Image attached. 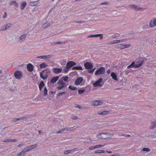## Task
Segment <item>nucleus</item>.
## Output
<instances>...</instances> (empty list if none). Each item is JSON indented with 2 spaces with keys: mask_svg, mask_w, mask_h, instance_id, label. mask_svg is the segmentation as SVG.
Returning a JSON list of instances; mask_svg holds the SVG:
<instances>
[{
  "mask_svg": "<svg viewBox=\"0 0 156 156\" xmlns=\"http://www.w3.org/2000/svg\"><path fill=\"white\" fill-rule=\"evenodd\" d=\"M27 37L26 34H23L20 37V39L21 41H24Z\"/></svg>",
  "mask_w": 156,
  "mask_h": 156,
  "instance_id": "nucleus-28",
  "label": "nucleus"
},
{
  "mask_svg": "<svg viewBox=\"0 0 156 156\" xmlns=\"http://www.w3.org/2000/svg\"><path fill=\"white\" fill-rule=\"evenodd\" d=\"M83 79L81 77H79L76 79L75 82V84L78 85L82 81Z\"/></svg>",
  "mask_w": 156,
  "mask_h": 156,
  "instance_id": "nucleus-11",
  "label": "nucleus"
},
{
  "mask_svg": "<svg viewBox=\"0 0 156 156\" xmlns=\"http://www.w3.org/2000/svg\"><path fill=\"white\" fill-rule=\"evenodd\" d=\"M91 140L90 139L88 138L87 139V141L88 143H91Z\"/></svg>",
  "mask_w": 156,
  "mask_h": 156,
  "instance_id": "nucleus-62",
  "label": "nucleus"
},
{
  "mask_svg": "<svg viewBox=\"0 0 156 156\" xmlns=\"http://www.w3.org/2000/svg\"><path fill=\"white\" fill-rule=\"evenodd\" d=\"M108 4V2H104L101 4V5H107Z\"/></svg>",
  "mask_w": 156,
  "mask_h": 156,
  "instance_id": "nucleus-61",
  "label": "nucleus"
},
{
  "mask_svg": "<svg viewBox=\"0 0 156 156\" xmlns=\"http://www.w3.org/2000/svg\"><path fill=\"white\" fill-rule=\"evenodd\" d=\"M77 128V127L76 126L67 128V131H71L76 129Z\"/></svg>",
  "mask_w": 156,
  "mask_h": 156,
  "instance_id": "nucleus-35",
  "label": "nucleus"
},
{
  "mask_svg": "<svg viewBox=\"0 0 156 156\" xmlns=\"http://www.w3.org/2000/svg\"><path fill=\"white\" fill-rule=\"evenodd\" d=\"M76 107L77 108L80 109H81V110L83 109L84 108V107L81 106H80L79 105H77Z\"/></svg>",
  "mask_w": 156,
  "mask_h": 156,
  "instance_id": "nucleus-53",
  "label": "nucleus"
},
{
  "mask_svg": "<svg viewBox=\"0 0 156 156\" xmlns=\"http://www.w3.org/2000/svg\"><path fill=\"white\" fill-rule=\"evenodd\" d=\"M7 30L12 27V24L11 23H7L5 25Z\"/></svg>",
  "mask_w": 156,
  "mask_h": 156,
  "instance_id": "nucleus-34",
  "label": "nucleus"
},
{
  "mask_svg": "<svg viewBox=\"0 0 156 156\" xmlns=\"http://www.w3.org/2000/svg\"><path fill=\"white\" fill-rule=\"evenodd\" d=\"M14 75L16 79H20L22 77V73L20 71H17L15 72Z\"/></svg>",
  "mask_w": 156,
  "mask_h": 156,
  "instance_id": "nucleus-6",
  "label": "nucleus"
},
{
  "mask_svg": "<svg viewBox=\"0 0 156 156\" xmlns=\"http://www.w3.org/2000/svg\"><path fill=\"white\" fill-rule=\"evenodd\" d=\"M120 42V40H115L108 42L107 43L108 44H118Z\"/></svg>",
  "mask_w": 156,
  "mask_h": 156,
  "instance_id": "nucleus-16",
  "label": "nucleus"
},
{
  "mask_svg": "<svg viewBox=\"0 0 156 156\" xmlns=\"http://www.w3.org/2000/svg\"><path fill=\"white\" fill-rule=\"evenodd\" d=\"M135 64V62H133L131 64L127 67V68L129 69L130 68H133L135 67L134 65Z\"/></svg>",
  "mask_w": 156,
  "mask_h": 156,
  "instance_id": "nucleus-39",
  "label": "nucleus"
},
{
  "mask_svg": "<svg viewBox=\"0 0 156 156\" xmlns=\"http://www.w3.org/2000/svg\"><path fill=\"white\" fill-rule=\"evenodd\" d=\"M103 80V79L102 78H100L98 80L93 83V86L94 87L102 86L103 85V83H102Z\"/></svg>",
  "mask_w": 156,
  "mask_h": 156,
  "instance_id": "nucleus-3",
  "label": "nucleus"
},
{
  "mask_svg": "<svg viewBox=\"0 0 156 156\" xmlns=\"http://www.w3.org/2000/svg\"><path fill=\"white\" fill-rule=\"evenodd\" d=\"M40 68H46L47 67L48 65L44 62H43L40 64Z\"/></svg>",
  "mask_w": 156,
  "mask_h": 156,
  "instance_id": "nucleus-27",
  "label": "nucleus"
},
{
  "mask_svg": "<svg viewBox=\"0 0 156 156\" xmlns=\"http://www.w3.org/2000/svg\"><path fill=\"white\" fill-rule=\"evenodd\" d=\"M124 44H120L119 45V47L121 49H123L125 48Z\"/></svg>",
  "mask_w": 156,
  "mask_h": 156,
  "instance_id": "nucleus-47",
  "label": "nucleus"
},
{
  "mask_svg": "<svg viewBox=\"0 0 156 156\" xmlns=\"http://www.w3.org/2000/svg\"><path fill=\"white\" fill-rule=\"evenodd\" d=\"M71 118L74 120L76 119H77V118L76 116H73L71 117Z\"/></svg>",
  "mask_w": 156,
  "mask_h": 156,
  "instance_id": "nucleus-59",
  "label": "nucleus"
},
{
  "mask_svg": "<svg viewBox=\"0 0 156 156\" xmlns=\"http://www.w3.org/2000/svg\"><path fill=\"white\" fill-rule=\"evenodd\" d=\"M85 91V90L84 89H81L79 90L78 91V93L79 94H81L83 93Z\"/></svg>",
  "mask_w": 156,
  "mask_h": 156,
  "instance_id": "nucleus-48",
  "label": "nucleus"
},
{
  "mask_svg": "<svg viewBox=\"0 0 156 156\" xmlns=\"http://www.w3.org/2000/svg\"><path fill=\"white\" fill-rule=\"evenodd\" d=\"M63 80L65 82H67L68 79V77L67 76H63L62 77Z\"/></svg>",
  "mask_w": 156,
  "mask_h": 156,
  "instance_id": "nucleus-46",
  "label": "nucleus"
},
{
  "mask_svg": "<svg viewBox=\"0 0 156 156\" xmlns=\"http://www.w3.org/2000/svg\"><path fill=\"white\" fill-rule=\"evenodd\" d=\"M37 2V1H36L30 2L29 3V4L31 6H34L37 4V3L36 2Z\"/></svg>",
  "mask_w": 156,
  "mask_h": 156,
  "instance_id": "nucleus-32",
  "label": "nucleus"
},
{
  "mask_svg": "<svg viewBox=\"0 0 156 156\" xmlns=\"http://www.w3.org/2000/svg\"><path fill=\"white\" fill-rule=\"evenodd\" d=\"M10 5H14L16 6H18V4L15 1H12L10 2Z\"/></svg>",
  "mask_w": 156,
  "mask_h": 156,
  "instance_id": "nucleus-40",
  "label": "nucleus"
},
{
  "mask_svg": "<svg viewBox=\"0 0 156 156\" xmlns=\"http://www.w3.org/2000/svg\"><path fill=\"white\" fill-rule=\"evenodd\" d=\"M95 149L94 146H91L88 149L90 151L92 150Z\"/></svg>",
  "mask_w": 156,
  "mask_h": 156,
  "instance_id": "nucleus-54",
  "label": "nucleus"
},
{
  "mask_svg": "<svg viewBox=\"0 0 156 156\" xmlns=\"http://www.w3.org/2000/svg\"><path fill=\"white\" fill-rule=\"evenodd\" d=\"M72 70H82V68L80 66H76L73 67L72 68Z\"/></svg>",
  "mask_w": 156,
  "mask_h": 156,
  "instance_id": "nucleus-24",
  "label": "nucleus"
},
{
  "mask_svg": "<svg viewBox=\"0 0 156 156\" xmlns=\"http://www.w3.org/2000/svg\"><path fill=\"white\" fill-rule=\"evenodd\" d=\"M105 133H101L98 134L96 135L97 137L101 139H105Z\"/></svg>",
  "mask_w": 156,
  "mask_h": 156,
  "instance_id": "nucleus-12",
  "label": "nucleus"
},
{
  "mask_svg": "<svg viewBox=\"0 0 156 156\" xmlns=\"http://www.w3.org/2000/svg\"><path fill=\"white\" fill-rule=\"evenodd\" d=\"M105 136L106 139H107L112 137L114 136V134H113L105 133Z\"/></svg>",
  "mask_w": 156,
  "mask_h": 156,
  "instance_id": "nucleus-21",
  "label": "nucleus"
},
{
  "mask_svg": "<svg viewBox=\"0 0 156 156\" xmlns=\"http://www.w3.org/2000/svg\"><path fill=\"white\" fill-rule=\"evenodd\" d=\"M58 83L59 86L57 87V88L58 90H61L67 86L66 83L62 80H59L58 82Z\"/></svg>",
  "mask_w": 156,
  "mask_h": 156,
  "instance_id": "nucleus-2",
  "label": "nucleus"
},
{
  "mask_svg": "<svg viewBox=\"0 0 156 156\" xmlns=\"http://www.w3.org/2000/svg\"><path fill=\"white\" fill-rule=\"evenodd\" d=\"M23 151L25 152V153L26 154V152L30 151L29 146L26 147Z\"/></svg>",
  "mask_w": 156,
  "mask_h": 156,
  "instance_id": "nucleus-30",
  "label": "nucleus"
},
{
  "mask_svg": "<svg viewBox=\"0 0 156 156\" xmlns=\"http://www.w3.org/2000/svg\"><path fill=\"white\" fill-rule=\"evenodd\" d=\"M95 69V68L91 70L88 71V72L90 73H93Z\"/></svg>",
  "mask_w": 156,
  "mask_h": 156,
  "instance_id": "nucleus-56",
  "label": "nucleus"
},
{
  "mask_svg": "<svg viewBox=\"0 0 156 156\" xmlns=\"http://www.w3.org/2000/svg\"><path fill=\"white\" fill-rule=\"evenodd\" d=\"M108 111H105L99 113L98 114L101 115H105L107 114L108 113Z\"/></svg>",
  "mask_w": 156,
  "mask_h": 156,
  "instance_id": "nucleus-42",
  "label": "nucleus"
},
{
  "mask_svg": "<svg viewBox=\"0 0 156 156\" xmlns=\"http://www.w3.org/2000/svg\"><path fill=\"white\" fill-rule=\"evenodd\" d=\"M23 151L25 152V153L26 154V152L30 151L29 146L26 147Z\"/></svg>",
  "mask_w": 156,
  "mask_h": 156,
  "instance_id": "nucleus-29",
  "label": "nucleus"
},
{
  "mask_svg": "<svg viewBox=\"0 0 156 156\" xmlns=\"http://www.w3.org/2000/svg\"><path fill=\"white\" fill-rule=\"evenodd\" d=\"M44 82L43 81H42L40 83V85H39V88L40 90H41L42 89V88L44 87Z\"/></svg>",
  "mask_w": 156,
  "mask_h": 156,
  "instance_id": "nucleus-25",
  "label": "nucleus"
},
{
  "mask_svg": "<svg viewBox=\"0 0 156 156\" xmlns=\"http://www.w3.org/2000/svg\"><path fill=\"white\" fill-rule=\"evenodd\" d=\"M27 68L28 70L30 72H31L33 70V66L30 63H29L27 65Z\"/></svg>",
  "mask_w": 156,
  "mask_h": 156,
  "instance_id": "nucleus-18",
  "label": "nucleus"
},
{
  "mask_svg": "<svg viewBox=\"0 0 156 156\" xmlns=\"http://www.w3.org/2000/svg\"><path fill=\"white\" fill-rule=\"evenodd\" d=\"M69 150L66 151L64 152V154H69Z\"/></svg>",
  "mask_w": 156,
  "mask_h": 156,
  "instance_id": "nucleus-57",
  "label": "nucleus"
},
{
  "mask_svg": "<svg viewBox=\"0 0 156 156\" xmlns=\"http://www.w3.org/2000/svg\"><path fill=\"white\" fill-rule=\"evenodd\" d=\"M26 155V154L25 153V152L22 151L18 153L16 156H24Z\"/></svg>",
  "mask_w": 156,
  "mask_h": 156,
  "instance_id": "nucleus-31",
  "label": "nucleus"
},
{
  "mask_svg": "<svg viewBox=\"0 0 156 156\" xmlns=\"http://www.w3.org/2000/svg\"><path fill=\"white\" fill-rule=\"evenodd\" d=\"M37 144L29 146L30 151L35 148L37 146Z\"/></svg>",
  "mask_w": 156,
  "mask_h": 156,
  "instance_id": "nucleus-26",
  "label": "nucleus"
},
{
  "mask_svg": "<svg viewBox=\"0 0 156 156\" xmlns=\"http://www.w3.org/2000/svg\"><path fill=\"white\" fill-rule=\"evenodd\" d=\"M105 145V144H100V145H97L94 146L95 147V149H96V148H99L101 147H103Z\"/></svg>",
  "mask_w": 156,
  "mask_h": 156,
  "instance_id": "nucleus-43",
  "label": "nucleus"
},
{
  "mask_svg": "<svg viewBox=\"0 0 156 156\" xmlns=\"http://www.w3.org/2000/svg\"><path fill=\"white\" fill-rule=\"evenodd\" d=\"M129 7L130 9H134L136 10H139L142 9V8H139L137 6L134 5H129Z\"/></svg>",
  "mask_w": 156,
  "mask_h": 156,
  "instance_id": "nucleus-15",
  "label": "nucleus"
},
{
  "mask_svg": "<svg viewBox=\"0 0 156 156\" xmlns=\"http://www.w3.org/2000/svg\"><path fill=\"white\" fill-rule=\"evenodd\" d=\"M103 103L102 101L97 100L93 101L91 103V104L93 106H98L101 105Z\"/></svg>",
  "mask_w": 156,
  "mask_h": 156,
  "instance_id": "nucleus-9",
  "label": "nucleus"
},
{
  "mask_svg": "<svg viewBox=\"0 0 156 156\" xmlns=\"http://www.w3.org/2000/svg\"><path fill=\"white\" fill-rule=\"evenodd\" d=\"M52 71L56 74H57L61 72L62 69L61 68H54L52 69Z\"/></svg>",
  "mask_w": 156,
  "mask_h": 156,
  "instance_id": "nucleus-14",
  "label": "nucleus"
},
{
  "mask_svg": "<svg viewBox=\"0 0 156 156\" xmlns=\"http://www.w3.org/2000/svg\"><path fill=\"white\" fill-rule=\"evenodd\" d=\"M20 120L19 118L14 119L11 121V122H14Z\"/></svg>",
  "mask_w": 156,
  "mask_h": 156,
  "instance_id": "nucleus-50",
  "label": "nucleus"
},
{
  "mask_svg": "<svg viewBox=\"0 0 156 156\" xmlns=\"http://www.w3.org/2000/svg\"><path fill=\"white\" fill-rule=\"evenodd\" d=\"M149 24L150 27H154L156 26V17L151 19Z\"/></svg>",
  "mask_w": 156,
  "mask_h": 156,
  "instance_id": "nucleus-5",
  "label": "nucleus"
},
{
  "mask_svg": "<svg viewBox=\"0 0 156 156\" xmlns=\"http://www.w3.org/2000/svg\"><path fill=\"white\" fill-rule=\"evenodd\" d=\"M69 88L72 90H75L77 89L76 87L71 85H70L69 87Z\"/></svg>",
  "mask_w": 156,
  "mask_h": 156,
  "instance_id": "nucleus-45",
  "label": "nucleus"
},
{
  "mask_svg": "<svg viewBox=\"0 0 156 156\" xmlns=\"http://www.w3.org/2000/svg\"><path fill=\"white\" fill-rule=\"evenodd\" d=\"M59 76H56L52 78L50 81L51 83H55L58 79Z\"/></svg>",
  "mask_w": 156,
  "mask_h": 156,
  "instance_id": "nucleus-17",
  "label": "nucleus"
},
{
  "mask_svg": "<svg viewBox=\"0 0 156 156\" xmlns=\"http://www.w3.org/2000/svg\"><path fill=\"white\" fill-rule=\"evenodd\" d=\"M156 127V121H153L152 122L151 127V128L153 129Z\"/></svg>",
  "mask_w": 156,
  "mask_h": 156,
  "instance_id": "nucleus-37",
  "label": "nucleus"
},
{
  "mask_svg": "<svg viewBox=\"0 0 156 156\" xmlns=\"http://www.w3.org/2000/svg\"><path fill=\"white\" fill-rule=\"evenodd\" d=\"M78 151L79 150L78 148H76L72 150H69V152L70 153L72 154L74 152Z\"/></svg>",
  "mask_w": 156,
  "mask_h": 156,
  "instance_id": "nucleus-36",
  "label": "nucleus"
},
{
  "mask_svg": "<svg viewBox=\"0 0 156 156\" xmlns=\"http://www.w3.org/2000/svg\"><path fill=\"white\" fill-rule=\"evenodd\" d=\"M76 63L75 62L72 61L68 62L66 66V68L67 69H69L73 66L76 65Z\"/></svg>",
  "mask_w": 156,
  "mask_h": 156,
  "instance_id": "nucleus-7",
  "label": "nucleus"
},
{
  "mask_svg": "<svg viewBox=\"0 0 156 156\" xmlns=\"http://www.w3.org/2000/svg\"><path fill=\"white\" fill-rule=\"evenodd\" d=\"M150 149L149 148L144 147L142 149V152L144 151L148 152L150 151Z\"/></svg>",
  "mask_w": 156,
  "mask_h": 156,
  "instance_id": "nucleus-33",
  "label": "nucleus"
},
{
  "mask_svg": "<svg viewBox=\"0 0 156 156\" xmlns=\"http://www.w3.org/2000/svg\"><path fill=\"white\" fill-rule=\"evenodd\" d=\"M6 30H7V29L5 25L2 26L0 29V31H4Z\"/></svg>",
  "mask_w": 156,
  "mask_h": 156,
  "instance_id": "nucleus-44",
  "label": "nucleus"
},
{
  "mask_svg": "<svg viewBox=\"0 0 156 156\" xmlns=\"http://www.w3.org/2000/svg\"><path fill=\"white\" fill-rule=\"evenodd\" d=\"M24 145V144H20L18 145V147H21L23 146Z\"/></svg>",
  "mask_w": 156,
  "mask_h": 156,
  "instance_id": "nucleus-60",
  "label": "nucleus"
},
{
  "mask_svg": "<svg viewBox=\"0 0 156 156\" xmlns=\"http://www.w3.org/2000/svg\"><path fill=\"white\" fill-rule=\"evenodd\" d=\"M11 139H7L3 141V142H11Z\"/></svg>",
  "mask_w": 156,
  "mask_h": 156,
  "instance_id": "nucleus-51",
  "label": "nucleus"
},
{
  "mask_svg": "<svg viewBox=\"0 0 156 156\" xmlns=\"http://www.w3.org/2000/svg\"><path fill=\"white\" fill-rule=\"evenodd\" d=\"M62 132H62V130H60L56 132V133H62Z\"/></svg>",
  "mask_w": 156,
  "mask_h": 156,
  "instance_id": "nucleus-63",
  "label": "nucleus"
},
{
  "mask_svg": "<svg viewBox=\"0 0 156 156\" xmlns=\"http://www.w3.org/2000/svg\"><path fill=\"white\" fill-rule=\"evenodd\" d=\"M143 64V61H140L138 62H137L136 63V64L135 63V68H138L141 66H142V65Z\"/></svg>",
  "mask_w": 156,
  "mask_h": 156,
  "instance_id": "nucleus-19",
  "label": "nucleus"
},
{
  "mask_svg": "<svg viewBox=\"0 0 156 156\" xmlns=\"http://www.w3.org/2000/svg\"><path fill=\"white\" fill-rule=\"evenodd\" d=\"M44 96H46L48 95V90L46 87H44Z\"/></svg>",
  "mask_w": 156,
  "mask_h": 156,
  "instance_id": "nucleus-41",
  "label": "nucleus"
},
{
  "mask_svg": "<svg viewBox=\"0 0 156 156\" xmlns=\"http://www.w3.org/2000/svg\"><path fill=\"white\" fill-rule=\"evenodd\" d=\"M27 5V3L26 2H22V4L20 6V9L21 10H23Z\"/></svg>",
  "mask_w": 156,
  "mask_h": 156,
  "instance_id": "nucleus-23",
  "label": "nucleus"
},
{
  "mask_svg": "<svg viewBox=\"0 0 156 156\" xmlns=\"http://www.w3.org/2000/svg\"><path fill=\"white\" fill-rule=\"evenodd\" d=\"M65 43V42L63 43V42H56L54 44H63Z\"/></svg>",
  "mask_w": 156,
  "mask_h": 156,
  "instance_id": "nucleus-58",
  "label": "nucleus"
},
{
  "mask_svg": "<svg viewBox=\"0 0 156 156\" xmlns=\"http://www.w3.org/2000/svg\"><path fill=\"white\" fill-rule=\"evenodd\" d=\"M103 34H93L91 35L88 36V38L89 37H100L101 40L103 38Z\"/></svg>",
  "mask_w": 156,
  "mask_h": 156,
  "instance_id": "nucleus-13",
  "label": "nucleus"
},
{
  "mask_svg": "<svg viewBox=\"0 0 156 156\" xmlns=\"http://www.w3.org/2000/svg\"><path fill=\"white\" fill-rule=\"evenodd\" d=\"M66 62V60H62L61 61V63L62 65H64L65 64Z\"/></svg>",
  "mask_w": 156,
  "mask_h": 156,
  "instance_id": "nucleus-49",
  "label": "nucleus"
},
{
  "mask_svg": "<svg viewBox=\"0 0 156 156\" xmlns=\"http://www.w3.org/2000/svg\"><path fill=\"white\" fill-rule=\"evenodd\" d=\"M111 77L112 78L116 80H118V79L117 78V76L116 75L115 73L114 72H112L111 73Z\"/></svg>",
  "mask_w": 156,
  "mask_h": 156,
  "instance_id": "nucleus-20",
  "label": "nucleus"
},
{
  "mask_svg": "<svg viewBox=\"0 0 156 156\" xmlns=\"http://www.w3.org/2000/svg\"><path fill=\"white\" fill-rule=\"evenodd\" d=\"M105 151L103 150H98L95 151V154H101V153H104Z\"/></svg>",
  "mask_w": 156,
  "mask_h": 156,
  "instance_id": "nucleus-38",
  "label": "nucleus"
},
{
  "mask_svg": "<svg viewBox=\"0 0 156 156\" xmlns=\"http://www.w3.org/2000/svg\"><path fill=\"white\" fill-rule=\"evenodd\" d=\"M50 72L49 69H46L40 73L41 77L43 79H46L47 78L48 74Z\"/></svg>",
  "mask_w": 156,
  "mask_h": 156,
  "instance_id": "nucleus-1",
  "label": "nucleus"
},
{
  "mask_svg": "<svg viewBox=\"0 0 156 156\" xmlns=\"http://www.w3.org/2000/svg\"><path fill=\"white\" fill-rule=\"evenodd\" d=\"M20 120H26L27 119V117H22L19 118Z\"/></svg>",
  "mask_w": 156,
  "mask_h": 156,
  "instance_id": "nucleus-55",
  "label": "nucleus"
},
{
  "mask_svg": "<svg viewBox=\"0 0 156 156\" xmlns=\"http://www.w3.org/2000/svg\"><path fill=\"white\" fill-rule=\"evenodd\" d=\"M110 156H120V155L119 154H114L110 155Z\"/></svg>",
  "mask_w": 156,
  "mask_h": 156,
  "instance_id": "nucleus-64",
  "label": "nucleus"
},
{
  "mask_svg": "<svg viewBox=\"0 0 156 156\" xmlns=\"http://www.w3.org/2000/svg\"><path fill=\"white\" fill-rule=\"evenodd\" d=\"M84 66L87 69H91L92 68V64L89 62H87L84 64Z\"/></svg>",
  "mask_w": 156,
  "mask_h": 156,
  "instance_id": "nucleus-10",
  "label": "nucleus"
},
{
  "mask_svg": "<svg viewBox=\"0 0 156 156\" xmlns=\"http://www.w3.org/2000/svg\"><path fill=\"white\" fill-rule=\"evenodd\" d=\"M124 46L125 48H128L129 47L131 46V44H124Z\"/></svg>",
  "mask_w": 156,
  "mask_h": 156,
  "instance_id": "nucleus-52",
  "label": "nucleus"
},
{
  "mask_svg": "<svg viewBox=\"0 0 156 156\" xmlns=\"http://www.w3.org/2000/svg\"><path fill=\"white\" fill-rule=\"evenodd\" d=\"M105 72V68L104 67H102L100 69H98L95 72V75H100L103 74Z\"/></svg>",
  "mask_w": 156,
  "mask_h": 156,
  "instance_id": "nucleus-4",
  "label": "nucleus"
},
{
  "mask_svg": "<svg viewBox=\"0 0 156 156\" xmlns=\"http://www.w3.org/2000/svg\"><path fill=\"white\" fill-rule=\"evenodd\" d=\"M52 56L51 55H44L43 56H37V58H38L43 59H48L51 58Z\"/></svg>",
  "mask_w": 156,
  "mask_h": 156,
  "instance_id": "nucleus-8",
  "label": "nucleus"
},
{
  "mask_svg": "<svg viewBox=\"0 0 156 156\" xmlns=\"http://www.w3.org/2000/svg\"><path fill=\"white\" fill-rule=\"evenodd\" d=\"M50 25L49 23L45 22L42 25V27L43 28H46L48 27Z\"/></svg>",
  "mask_w": 156,
  "mask_h": 156,
  "instance_id": "nucleus-22",
  "label": "nucleus"
}]
</instances>
